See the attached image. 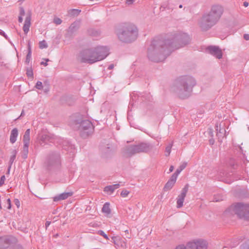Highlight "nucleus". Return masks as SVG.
<instances>
[{"instance_id":"1","label":"nucleus","mask_w":249,"mask_h":249,"mask_svg":"<svg viewBox=\"0 0 249 249\" xmlns=\"http://www.w3.org/2000/svg\"><path fill=\"white\" fill-rule=\"evenodd\" d=\"M190 42V36L181 32L171 33L164 37L155 38L148 48L147 56L151 61L162 62L172 51L184 47Z\"/></svg>"},{"instance_id":"2","label":"nucleus","mask_w":249,"mask_h":249,"mask_svg":"<svg viewBox=\"0 0 249 249\" xmlns=\"http://www.w3.org/2000/svg\"><path fill=\"white\" fill-rule=\"evenodd\" d=\"M109 54V49L106 46H97L82 51L79 59L81 62L92 64L105 59Z\"/></svg>"},{"instance_id":"3","label":"nucleus","mask_w":249,"mask_h":249,"mask_svg":"<svg viewBox=\"0 0 249 249\" xmlns=\"http://www.w3.org/2000/svg\"><path fill=\"white\" fill-rule=\"evenodd\" d=\"M195 79L190 76H183L179 78L173 87V91L179 98L186 99L191 94L193 87L196 85Z\"/></svg>"},{"instance_id":"4","label":"nucleus","mask_w":249,"mask_h":249,"mask_svg":"<svg viewBox=\"0 0 249 249\" xmlns=\"http://www.w3.org/2000/svg\"><path fill=\"white\" fill-rule=\"evenodd\" d=\"M138 33L137 27L128 22L121 24L116 29V34L119 40L125 43L134 41L137 38Z\"/></svg>"},{"instance_id":"5","label":"nucleus","mask_w":249,"mask_h":249,"mask_svg":"<svg viewBox=\"0 0 249 249\" xmlns=\"http://www.w3.org/2000/svg\"><path fill=\"white\" fill-rule=\"evenodd\" d=\"M153 146L148 143L142 142L137 145L126 146L124 149V154L126 157H131L140 153H147L151 151Z\"/></svg>"},{"instance_id":"6","label":"nucleus","mask_w":249,"mask_h":249,"mask_svg":"<svg viewBox=\"0 0 249 249\" xmlns=\"http://www.w3.org/2000/svg\"><path fill=\"white\" fill-rule=\"evenodd\" d=\"M230 210L240 218L249 221V204L237 203L231 206Z\"/></svg>"},{"instance_id":"7","label":"nucleus","mask_w":249,"mask_h":249,"mask_svg":"<svg viewBox=\"0 0 249 249\" xmlns=\"http://www.w3.org/2000/svg\"><path fill=\"white\" fill-rule=\"evenodd\" d=\"M45 166L48 170H55L61 165L60 156L58 153L52 152L48 155L45 162Z\"/></svg>"},{"instance_id":"8","label":"nucleus","mask_w":249,"mask_h":249,"mask_svg":"<svg viewBox=\"0 0 249 249\" xmlns=\"http://www.w3.org/2000/svg\"><path fill=\"white\" fill-rule=\"evenodd\" d=\"M208 243L203 239H196L188 242L186 245H179L176 249H207Z\"/></svg>"},{"instance_id":"9","label":"nucleus","mask_w":249,"mask_h":249,"mask_svg":"<svg viewBox=\"0 0 249 249\" xmlns=\"http://www.w3.org/2000/svg\"><path fill=\"white\" fill-rule=\"evenodd\" d=\"M218 21L209 12L204 14L199 24L201 28L204 31H207L216 24Z\"/></svg>"},{"instance_id":"10","label":"nucleus","mask_w":249,"mask_h":249,"mask_svg":"<svg viewBox=\"0 0 249 249\" xmlns=\"http://www.w3.org/2000/svg\"><path fill=\"white\" fill-rule=\"evenodd\" d=\"M79 129L81 136L83 138H86L93 133L94 127L90 121L84 120L80 123Z\"/></svg>"},{"instance_id":"11","label":"nucleus","mask_w":249,"mask_h":249,"mask_svg":"<svg viewBox=\"0 0 249 249\" xmlns=\"http://www.w3.org/2000/svg\"><path fill=\"white\" fill-rule=\"evenodd\" d=\"M17 239L12 236H5L0 237V249H6L11 245L16 243Z\"/></svg>"},{"instance_id":"12","label":"nucleus","mask_w":249,"mask_h":249,"mask_svg":"<svg viewBox=\"0 0 249 249\" xmlns=\"http://www.w3.org/2000/svg\"><path fill=\"white\" fill-rule=\"evenodd\" d=\"M209 12L219 21L224 12V8L219 5H213Z\"/></svg>"},{"instance_id":"13","label":"nucleus","mask_w":249,"mask_h":249,"mask_svg":"<svg viewBox=\"0 0 249 249\" xmlns=\"http://www.w3.org/2000/svg\"><path fill=\"white\" fill-rule=\"evenodd\" d=\"M53 138L50 134L47 133L40 134L38 138L39 143L42 146L49 142H53Z\"/></svg>"},{"instance_id":"14","label":"nucleus","mask_w":249,"mask_h":249,"mask_svg":"<svg viewBox=\"0 0 249 249\" xmlns=\"http://www.w3.org/2000/svg\"><path fill=\"white\" fill-rule=\"evenodd\" d=\"M207 51L211 54L213 55V56H215L216 58L218 59H220L222 57V51L220 50V49L217 46H209L207 48Z\"/></svg>"},{"instance_id":"15","label":"nucleus","mask_w":249,"mask_h":249,"mask_svg":"<svg viewBox=\"0 0 249 249\" xmlns=\"http://www.w3.org/2000/svg\"><path fill=\"white\" fill-rule=\"evenodd\" d=\"M112 240L113 242L118 248L121 249H125L126 248V244L124 240L117 236L112 237Z\"/></svg>"},{"instance_id":"16","label":"nucleus","mask_w":249,"mask_h":249,"mask_svg":"<svg viewBox=\"0 0 249 249\" xmlns=\"http://www.w3.org/2000/svg\"><path fill=\"white\" fill-rule=\"evenodd\" d=\"M216 130L217 131V136L218 137V141L222 142L223 138L226 136V131L224 128H221V125H219V129L218 124L217 123L215 125Z\"/></svg>"},{"instance_id":"17","label":"nucleus","mask_w":249,"mask_h":249,"mask_svg":"<svg viewBox=\"0 0 249 249\" xmlns=\"http://www.w3.org/2000/svg\"><path fill=\"white\" fill-rule=\"evenodd\" d=\"M177 178H176L175 176L172 175L170 178L169 179V180L165 184L163 188V190L164 191H167L168 190H171L174 185L175 183H176Z\"/></svg>"},{"instance_id":"18","label":"nucleus","mask_w":249,"mask_h":249,"mask_svg":"<svg viewBox=\"0 0 249 249\" xmlns=\"http://www.w3.org/2000/svg\"><path fill=\"white\" fill-rule=\"evenodd\" d=\"M72 195V192L63 193L53 197V201L57 202L60 200H65L68 198L69 197L71 196Z\"/></svg>"},{"instance_id":"19","label":"nucleus","mask_w":249,"mask_h":249,"mask_svg":"<svg viewBox=\"0 0 249 249\" xmlns=\"http://www.w3.org/2000/svg\"><path fill=\"white\" fill-rule=\"evenodd\" d=\"M31 15L29 14L26 18L25 22L23 27V30L25 34H27L29 31L31 26Z\"/></svg>"},{"instance_id":"20","label":"nucleus","mask_w":249,"mask_h":249,"mask_svg":"<svg viewBox=\"0 0 249 249\" xmlns=\"http://www.w3.org/2000/svg\"><path fill=\"white\" fill-rule=\"evenodd\" d=\"M18 134V129L17 128H15L12 130L10 137V141L11 143H14L16 142Z\"/></svg>"},{"instance_id":"21","label":"nucleus","mask_w":249,"mask_h":249,"mask_svg":"<svg viewBox=\"0 0 249 249\" xmlns=\"http://www.w3.org/2000/svg\"><path fill=\"white\" fill-rule=\"evenodd\" d=\"M80 21H74L70 26L68 31L71 33H73L76 31L79 27Z\"/></svg>"},{"instance_id":"22","label":"nucleus","mask_w":249,"mask_h":249,"mask_svg":"<svg viewBox=\"0 0 249 249\" xmlns=\"http://www.w3.org/2000/svg\"><path fill=\"white\" fill-rule=\"evenodd\" d=\"M29 145V144L28 143H23V149L21 151V157L24 159H26L28 157Z\"/></svg>"},{"instance_id":"23","label":"nucleus","mask_w":249,"mask_h":249,"mask_svg":"<svg viewBox=\"0 0 249 249\" xmlns=\"http://www.w3.org/2000/svg\"><path fill=\"white\" fill-rule=\"evenodd\" d=\"M17 152H18L15 149L13 150L11 152L12 155L10 157L9 161V166L8 167V171H9L11 167V165L13 164V163L14 162V161L16 159Z\"/></svg>"},{"instance_id":"24","label":"nucleus","mask_w":249,"mask_h":249,"mask_svg":"<svg viewBox=\"0 0 249 249\" xmlns=\"http://www.w3.org/2000/svg\"><path fill=\"white\" fill-rule=\"evenodd\" d=\"M30 129H28L26 130L25 132V133L23 135V143H30Z\"/></svg>"},{"instance_id":"25","label":"nucleus","mask_w":249,"mask_h":249,"mask_svg":"<svg viewBox=\"0 0 249 249\" xmlns=\"http://www.w3.org/2000/svg\"><path fill=\"white\" fill-rule=\"evenodd\" d=\"M81 11V10L79 9H72L68 11V14L71 17H75L80 14Z\"/></svg>"},{"instance_id":"26","label":"nucleus","mask_w":249,"mask_h":249,"mask_svg":"<svg viewBox=\"0 0 249 249\" xmlns=\"http://www.w3.org/2000/svg\"><path fill=\"white\" fill-rule=\"evenodd\" d=\"M185 197V196H181L180 195L178 196L177 201V208H180L183 206Z\"/></svg>"},{"instance_id":"27","label":"nucleus","mask_w":249,"mask_h":249,"mask_svg":"<svg viewBox=\"0 0 249 249\" xmlns=\"http://www.w3.org/2000/svg\"><path fill=\"white\" fill-rule=\"evenodd\" d=\"M102 211L107 215L110 214L111 213V210L109 208V204L108 203H106L103 205Z\"/></svg>"},{"instance_id":"28","label":"nucleus","mask_w":249,"mask_h":249,"mask_svg":"<svg viewBox=\"0 0 249 249\" xmlns=\"http://www.w3.org/2000/svg\"><path fill=\"white\" fill-rule=\"evenodd\" d=\"M187 165V163L184 162L183 164H182L177 169L176 172L172 175L174 176H175L176 178H177L178 175L179 174V173L181 172L182 170H183Z\"/></svg>"},{"instance_id":"29","label":"nucleus","mask_w":249,"mask_h":249,"mask_svg":"<svg viewBox=\"0 0 249 249\" xmlns=\"http://www.w3.org/2000/svg\"><path fill=\"white\" fill-rule=\"evenodd\" d=\"M173 145V142H172L171 143H169L165 148V155L166 157H168L170 155L171 148Z\"/></svg>"},{"instance_id":"30","label":"nucleus","mask_w":249,"mask_h":249,"mask_svg":"<svg viewBox=\"0 0 249 249\" xmlns=\"http://www.w3.org/2000/svg\"><path fill=\"white\" fill-rule=\"evenodd\" d=\"M28 53L26 55V62L29 63L31 58V48L30 44L28 43Z\"/></svg>"},{"instance_id":"31","label":"nucleus","mask_w":249,"mask_h":249,"mask_svg":"<svg viewBox=\"0 0 249 249\" xmlns=\"http://www.w3.org/2000/svg\"><path fill=\"white\" fill-rule=\"evenodd\" d=\"M189 185L188 184H186L184 188L181 190V193L180 195L186 196V194L188 191Z\"/></svg>"},{"instance_id":"32","label":"nucleus","mask_w":249,"mask_h":249,"mask_svg":"<svg viewBox=\"0 0 249 249\" xmlns=\"http://www.w3.org/2000/svg\"><path fill=\"white\" fill-rule=\"evenodd\" d=\"M114 190H115L113 186H112V185L106 186L104 188V191L107 192V193L110 192V193H112L114 192Z\"/></svg>"},{"instance_id":"33","label":"nucleus","mask_w":249,"mask_h":249,"mask_svg":"<svg viewBox=\"0 0 249 249\" xmlns=\"http://www.w3.org/2000/svg\"><path fill=\"white\" fill-rule=\"evenodd\" d=\"M39 46L40 49H43L47 48L48 47V45L45 40H42L39 42Z\"/></svg>"},{"instance_id":"34","label":"nucleus","mask_w":249,"mask_h":249,"mask_svg":"<svg viewBox=\"0 0 249 249\" xmlns=\"http://www.w3.org/2000/svg\"><path fill=\"white\" fill-rule=\"evenodd\" d=\"M240 249H249V240L242 244L240 246Z\"/></svg>"},{"instance_id":"35","label":"nucleus","mask_w":249,"mask_h":249,"mask_svg":"<svg viewBox=\"0 0 249 249\" xmlns=\"http://www.w3.org/2000/svg\"><path fill=\"white\" fill-rule=\"evenodd\" d=\"M228 164L231 167L235 168V165H236V162L233 159L231 158L229 160Z\"/></svg>"},{"instance_id":"36","label":"nucleus","mask_w":249,"mask_h":249,"mask_svg":"<svg viewBox=\"0 0 249 249\" xmlns=\"http://www.w3.org/2000/svg\"><path fill=\"white\" fill-rule=\"evenodd\" d=\"M98 233L99 235L103 236L106 239H107V240L109 239L108 236L104 232V231H102V230L99 231H98Z\"/></svg>"},{"instance_id":"37","label":"nucleus","mask_w":249,"mask_h":249,"mask_svg":"<svg viewBox=\"0 0 249 249\" xmlns=\"http://www.w3.org/2000/svg\"><path fill=\"white\" fill-rule=\"evenodd\" d=\"M129 194V192L126 190H123L122 192L121 193V196L123 197H126Z\"/></svg>"},{"instance_id":"38","label":"nucleus","mask_w":249,"mask_h":249,"mask_svg":"<svg viewBox=\"0 0 249 249\" xmlns=\"http://www.w3.org/2000/svg\"><path fill=\"white\" fill-rule=\"evenodd\" d=\"M36 88L38 89H43V86H42V83L40 81H37L36 84Z\"/></svg>"},{"instance_id":"39","label":"nucleus","mask_w":249,"mask_h":249,"mask_svg":"<svg viewBox=\"0 0 249 249\" xmlns=\"http://www.w3.org/2000/svg\"><path fill=\"white\" fill-rule=\"evenodd\" d=\"M111 149L112 148L110 145L107 144V146L105 147L103 150L105 153H109L110 151H111Z\"/></svg>"},{"instance_id":"40","label":"nucleus","mask_w":249,"mask_h":249,"mask_svg":"<svg viewBox=\"0 0 249 249\" xmlns=\"http://www.w3.org/2000/svg\"><path fill=\"white\" fill-rule=\"evenodd\" d=\"M219 196H214L213 197V201H215V202H218V201H221L223 199L222 196H220V198H219Z\"/></svg>"},{"instance_id":"41","label":"nucleus","mask_w":249,"mask_h":249,"mask_svg":"<svg viewBox=\"0 0 249 249\" xmlns=\"http://www.w3.org/2000/svg\"><path fill=\"white\" fill-rule=\"evenodd\" d=\"M53 22L56 24L59 25L62 23V21L60 18H57L54 19Z\"/></svg>"},{"instance_id":"42","label":"nucleus","mask_w":249,"mask_h":249,"mask_svg":"<svg viewBox=\"0 0 249 249\" xmlns=\"http://www.w3.org/2000/svg\"><path fill=\"white\" fill-rule=\"evenodd\" d=\"M5 180V176H4V175L2 176L1 177L0 179V186H1L4 184Z\"/></svg>"},{"instance_id":"43","label":"nucleus","mask_w":249,"mask_h":249,"mask_svg":"<svg viewBox=\"0 0 249 249\" xmlns=\"http://www.w3.org/2000/svg\"><path fill=\"white\" fill-rule=\"evenodd\" d=\"M19 16H23L25 15V11L23 7H21L19 8Z\"/></svg>"},{"instance_id":"44","label":"nucleus","mask_w":249,"mask_h":249,"mask_svg":"<svg viewBox=\"0 0 249 249\" xmlns=\"http://www.w3.org/2000/svg\"><path fill=\"white\" fill-rule=\"evenodd\" d=\"M26 74H27V75L28 77H32L33 76V71H32V70H28L27 71Z\"/></svg>"},{"instance_id":"45","label":"nucleus","mask_w":249,"mask_h":249,"mask_svg":"<svg viewBox=\"0 0 249 249\" xmlns=\"http://www.w3.org/2000/svg\"><path fill=\"white\" fill-rule=\"evenodd\" d=\"M10 249H23V248L21 246L18 245L14 247H12Z\"/></svg>"},{"instance_id":"46","label":"nucleus","mask_w":249,"mask_h":249,"mask_svg":"<svg viewBox=\"0 0 249 249\" xmlns=\"http://www.w3.org/2000/svg\"><path fill=\"white\" fill-rule=\"evenodd\" d=\"M7 209H10L11 208V201L10 198L7 199Z\"/></svg>"},{"instance_id":"47","label":"nucleus","mask_w":249,"mask_h":249,"mask_svg":"<svg viewBox=\"0 0 249 249\" xmlns=\"http://www.w3.org/2000/svg\"><path fill=\"white\" fill-rule=\"evenodd\" d=\"M14 201L15 205L17 206L18 208H19L20 206V202L19 200L18 199H15Z\"/></svg>"},{"instance_id":"48","label":"nucleus","mask_w":249,"mask_h":249,"mask_svg":"<svg viewBox=\"0 0 249 249\" xmlns=\"http://www.w3.org/2000/svg\"><path fill=\"white\" fill-rule=\"evenodd\" d=\"M45 60H46V62H41V65H43L45 66H47L48 65V64H47V62L49 61V59H46Z\"/></svg>"},{"instance_id":"49","label":"nucleus","mask_w":249,"mask_h":249,"mask_svg":"<svg viewBox=\"0 0 249 249\" xmlns=\"http://www.w3.org/2000/svg\"><path fill=\"white\" fill-rule=\"evenodd\" d=\"M0 35L4 36V37L5 38H6V39L7 38V36L5 35V33L3 31H1V30H0Z\"/></svg>"},{"instance_id":"50","label":"nucleus","mask_w":249,"mask_h":249,"mask_svg":"<svg viewBox=\"0 0 249 249\" xmlns=\"http://www.w3.org/2000/svg\"><path fill=\"white\" fill-rule=\"evenodd\" d=\"M0 35L4 36V37L5 38H6V39L7 38V36L5 35V33L3 31H1V30H0Z\"/></svg>"},{"instance_id":"51","label":"nucleus","mask_w":249,"mask_h":249,"mask_svg":"<svg viewBox=\"0 0 249 249\" xmlns=\"http://www.w3.org/2000/svg\"><path fill=\"white\" fill-rule=\"evenodd\" d=\"M244 38L246 40H249V34H245L244 35Z\"/></svg>"},{"instance_id":"52","label":"nucleus","mask_w":249,"mask_h":249,"mask_svg":"<svg viewBox=\"0 0 249 249\" xmlns=\"http://www.w3.org/2000/svg\"><path fill=\"white\" fill-rule=\"evenodd\" d=\"M134 1V0H126V3L128 4V5H130V4H131Z\"/></svg>"},{"instance_id":"53","label":"nucleus","mask_w":249,"mask_h":249,"mask_svg":"<svg viewBox=\"0 0 249 249\" xmlns=\"http://www.w3.org/2000/svg\"><path fill=\"white\" fill-rule=\"evenodd\" d=\"M112 186H113L114 190H115V189H118L120 187V184H115L112 185Z\"/></svg>"},{"instance_id":"54","label":"nucleus","mask_w":249,"mask_h":249,"mask_svg":"<svg viewBox=\"0 0 249 249\" xmlns=\"http://www.w3.org/2000/svg\"><path fill=\"white\" fill-rule=\"evenodd\" d=\"M51 222L50 221H47L45 223V226L46 228L47 229L50 225Z\"/></svg>"},{"instance_id":"55","label":"nucleus","mask_w":249,"mask_h":249,"mask_svg":"<svg viewBox=\"0 0 249 249\" xmlns=\"http://www.w3.org/2000/svg\"><path fill=\"white\" fill-rule=\"evenodd\" d=\"M18 20L19 22L21 23L23 21L22 17L21 16H19Z\"/></svg>"},{"instance_id":"56","label":"nucleus","mask_w":249,"mask_h":249,"mask_svg":"<svg viewBox=\"0 0 249 249\" xmlns=\"http://www.w3.org/2000/svg\"><path fill=\"white\" fill-rule=\"evenodd\" d=\"M174 167L173 165H171L169 168V173L172 172L174 170Z\"/></svg>"},{"instance_id":"57","label":"nucleus","mask_w":249,"mask_h":249,"mask_svg":"<svg viewBox=\"0 0 249 249\" xmlns=\"http://www.w3.org/2000/svg\"><path fill=\"white\" fill-rule=\"evenodd\" d=\"M243 5L245 7H248L249 6V2H248L247 1H244V3H243Z\"/></svg>"},{"instance_id":"58","label":"nucleus","mask_w":249,"mask_h":249,"mask_svg":"<svg viewBox=\"0 0 249 249\" xmlns=\"http://www.w3.org/2000/svg\"><path fill=\"white\" fill-rule=\"evenodd\" d=\"M113 68H114V65L113 64H111V65H110L108 66V70H112Z\"/></svg>"},{"instance_id":"59","label":"nucleus","mask_w":249,"mask_h":249,"mask_svg":"<svg viewBox=\"0 0 249 249\" xmlns=\"http://www.w3.org/2000/svg\"><path fill=\"white\" fill-rule=\"evenodd\" d=\"M209 142H210V143L211 144H213L214 143V140H213V139H210V141H209Z\"/></svg>"},{"instance_id":"60","label":"nucleus","mask_w":249,"mask_h":249,"mask_svg":"<svg viewBox=\"0 0 249 249\" xmlns=\"http://www.w3.org/2000/svg\"><path fill=\"white\" fill-rule=\"evenodd\" d=\"M49 89L48 87H47V88L44 89V91L45 92H47L49 91Z\"/></svg>"},{"instance_id":"61","label":"nucleus","mask_w":249,"mask_h":249,"mask_svg":"<svg viewBox=\"0 0 249 249\" xmlns=\"http://www.w3.org/2000/svg\"><path fill=\"white\" fill-rule=\"evenodd\" d=\"M23 115H24V111L22 110V111L21 112L20 116H23Z\"/></svg>"},{"instance_id":"62","label":"nucleus","mask_w":249,"mask_h":249,"mask_svg":"<svg viewBox=\"0 0 249 249\" xmlns=\"http://www.w3.org/2000/svg\"><path fill=\"white\" fill-rule=\"evenodd\" d=\"M210 133H211L212 134V136L213 135V132L212 131V130L211 129L210 131Z\"/></svg>"},{"instance_id":"63","label":"nucleus","mask_w":249,"mask_h":249,"mask_svg":"<svg viewBox=\"0 0 249 249\" xmlns=\"http://www.w3.org/2000/svg\"><path fill=\"white\" fill-rule=\"evenodd\" d=\"M179 7L180 8H182V5H180L179 6Z\"/></svg>"},{"instance_id":"64","label":"nucleus","mask_w":249,"mask_h":249,"mask_svg":"<svg viewBox=\"0 0 249 249\" xmlns=\"http://www.w3.org/2000/svg\"><path fill=\"white\" fill-rule=\"evenodd\" d=\"M125 231L126 232V233H128V230H126Z\"/></svg>"}]
</instances>
